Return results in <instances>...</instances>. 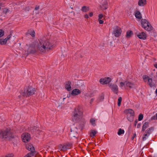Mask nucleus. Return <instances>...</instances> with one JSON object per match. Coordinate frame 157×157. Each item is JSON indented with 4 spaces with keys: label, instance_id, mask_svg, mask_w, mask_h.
I'll return each instance as SVG.
<instances>
[{
    "label": "nucleus",
    "instance_id": "f257e3e1",
    "mask_svg": "<svg viewBox=\"0 0 157 157\" xmlns=\"http://www.w3.org/2000/svg\"><path fill=\"white\" fill-rule=\"evenodd\" d=\"M0 140L2 141L6 140L12 141L14 146L16 145L19 141L18 137L13 133L9 127L0 130Z\"/></svg>",
    "mask_w": 157,
    "mask_h": 157
},
{
    "label": "nucleus",
    "instance_id": "6ab92c4d",
    "mask_svg": "<svg viewBox=\"0 0 157 157\" xmlns=\"http://www.w3.org/2000/svg\"><path fill=\"white\" fill-rule=\"evenodd\" d=\"M135 14V16L136 18L139 19H140L142 18L141 14L139 11H136Z\"/></svg>",
    "mask_w": 157,
    "mask_h": 157
},
{
    "label": "nucleus",
    "instance_id": "423d86ee",
    "mask_svg": "<svg viewBox=\"0 0 157 157\" xmlns=\"http://www.w3.org/2000/svg\"><path fill=\"white\" fill-rule=\"evenodd\" d=\"M28 54H35L37 52V50L35 47V45L34 44H31L27 50Z\"/></svg>",
    "mask_w": 157,
    "mask_h": 157
},
{
    "label": "nucleus",
    "instance_id": "473e14b6",
    "mask_svg": "<svg viewBox=\"0 0 157 157\" xmlns=\"http://www.w3.org/2000/svg\"><path fill=\"white\" fill-rule=\"evenodd\" d=\"M122 101V98L121 97L119 98L118 100L117 105L118 106H120L121 104V103Z\"/></svg>",
    "mask_w": 157,
    "mask_h": 157
},
{
    "label": "nucleus",
    "instance_id": "0eeeda50",
    "mask_svg": "<svg viewBox=\"0 0 157 157\" xmlns=\"http://www.w3.org/2000/svg\"><path fill=\"white\" fill-rule=\"evenodd\" d=\"M121 28L118 26L115 27L114 29L113 33L115 36L116 37L119 36L121 33Z\"/></svg>",
    "mask_w": 157,
    "mask_h": 157
},
{
    "label": "nucleus",
    "instance_id": "39448f33",
    "mask_svg": "<svg viewBox=\"0 0 157 157\" xmlns=\"http://www.w3.org/2000/svg\"><path fill=\"white\" fill-rule=\"evenodd\" d=\"M141 24L142 27L147 31H149L152 30V27L146 19H142L141 21Z\"/></svg>",
    "mask_w": 157,
    "mask_h": 157
},
{
    "label": "nucleus",
    "instance_id": "5fc2aeb1",
    "mask_svg": "<svg viewBox=\"0 0 157 157\" xmlns=\"http://www.w3.org/2000/svg\"><path fill=\"white\" fill-rule=\"evenodd\" d=\"M141 123H139L137 124V128H140V127L141 126Z\"/></svg>",
    "mask_w": 157,
    "mask_h": 157
},
{
    "label": "nucleus",
    "instance_id": "6e6552de",
    "mask_svg": "<svg viewBox=\"0 0 157 157\" xmlns=\"http://www.w3.org/2000/svg\"><path fill=\"white\" fill-rule=\"evenodd\" d=\"M109 87L115 94H117L118 88L117 85L115 84H113L112 83H111L109 84Z\"/></svg>",
    "mask_w": 157,
    "mask_h": 157
},
{
    "label": "nucleus",
    "instance_id": "13d9d810",
    "mask_svg": "<svg viewBox=\"0 0 157 157\" xmlns=\"http://www.w3.org/2000/svg\"><path fill=\"white\" fill-rule=\"evenodd\" d=\"M94 98H92L91 100H90V104H91L94 101Z\"/></svg>",
    "mask_w": 157,
    "mask_h": 157
},
{
    "label": "nucleus",
    "instance_id": "7c9ffc66",
    "mask_svg": "<svg viewBox=\"0 0 157 157\" xmlns=\"http://www.w3.org/2000/svg\"><path fill=\"white\" fill-rule=\"evenodd\" d=\"M124 130L121 128H120L117 132V134L119 135H121L122 134H124Z\"/></svg>",
    "mask_w": 157,
    "mask_h": 157
},
{
    "label": "nucleus",
    "instance_id": "c03bdc74",
    "mask_svg": "<svg viewBox=\"0 0 157 157\" xmlns=\"http://www.w3.org/2000/svg\"><path fill=\"white\" fill-rule=\"evenodd\" d=\"M156 113L155 115H154L151 118V120H155L156 119Z\"/></svg>",
    "mask_w": 157,
    "mask_h": 157
},
{
    "label": "nucleus",
    "instance_id": "1a4fd4ad",
    "mask_svg": "<svg viewBox=\"0 0 157 157\" xmlns=\"http://www.w3.org/2000/svg\"><path fill=\"white\" fill-rule=\"evenodd\" d=\"M22 136L23 137L22 140L24 142H28L30 139V135L28 133L23 134Z\"/></svg>",
    "mask_w": 157,
    "mask_h": 157
},
{
    "label": "nucleus",
    "instance_id": "79ce46f5",
    "mask_svg": "<svg viewBox=\"0 0 157 157\" xmlns=\"http://www.w3.org/2000/svg\"><path fill=\"white\" fill-rule=\"evenodd\" d=\"M5 6V4L3 2H0V7H3Z\"/></svg>",
    "mask_w": 157,
    "mask_h": 157
},
{
    "label": "nucleus",
    "instance_id": "3c124183",
    "mask_svg": "<svg viewBox=\"0 0 157 157\" xmlns=\"http://www.w3.org/2000/svg\"><path fill=\"white\" fill-rule=\"evenodd\" d=\"M39 132H36V133L35 134V135L36 134V135L37 134H42V132H41V131H40V130H39Z\"/></svg>",
    "mask_w": 157,
    "mask_h": 157
},
{
    "label": "nucleus",
    "instance_id": "dca6fc26",
    "mask_svg": "<svg viewBox=\"0 0 157 157\" xmlns=\"http://www.w3.org/2000/svg\"><path fill=\"white\" fill-rule=\"evenodd\" d=\"M65 88L68 91H70L71 89V82L69 81L66 82Z\"/></svg>",
    "mask_w": 157,
    "mask_h": 157
},
{
    "label": "nucleus",
    "instance_id": "680f3d73",
    "mask_svg": "<svg viewBox=\"0 0 157 157\" xmlns=\"http://www.w3.org/2000/svg\"><path fill=\"white\" fill-rule=\"evenodd\" d=\"M61 145H62V144H60L59 145V147L60 148H63L61 146Z\"/></svg>",
    "mask_w": 157,
    "mask_h": 157
},
{
    "label": "nucleus",
    "instance_id": "ea45409f",
    "mask_svg": "<svg viewBox=\"0 0 157 157\" xmlns=\"http://www.w3.org/2000/svg\"><path fill=\"white\" fill-rule=\"evenodd\" d=\"M10 35H8L7 37L5 38L4 39L7 42V41L10 38Z\"/></svg>",
    "mask_w": 157,
    "mask_h": 157
},
{
    "label": "nucleus",
    "instance_id": "bb28decb",
    "mask_svg": "<svg viewBox=\"0 0 157 157\" xmlns=\"http://www.w3.org/2000/svg\"><path fill=\"white\" fill-rule=\"evenodd\" d=\"M134 116L128 115L127 116V118L129 121L131 122H132L133 121Z\"/></svg>",
    "mask_w": 157,
    "mask_h": 157
},
{
    "label": "nucleus",
    "instance_id": "c85d7f7f",
    "mask_svg": "<svg viewBox=\"0 0 157 157\" xmlns=\"http://www.w3.org/2000/svg\"><path fill=\"white\" fill-rule=\"evenodd\" d=\"M107 4L108 3L106 1H105L102 4V6L103 7H104V10H106L107 8Z\"/></svg>",
    "mask_w": 157,
    "mask_h": 157
},
{
    "label": "nucleus",
    "instance_id": "7ed1b4c3",
    "mask_svg": "<svg viewBox=\"0 0 157 157\" xmlns=\"http://www.w3.org/2000/svg\"><path fill=\"white\" fill-rule=\"evenodd\" d=\"M40 44H39L37 48L38 49L40 52H44L46 50L48 51L53 46V44L50 42L49 40H46L44 42L43 44L40 42Z\"/></svg>",
    "mask_w": 157,
    "mask_h": 157
},
{
    "label": "nucleus",
    "instance_id": "c756f323",
    "mask_svg": "<svg viewBox=\"0 0 157 157\" xmlns=\"http://www.w3.org/2000/svg\"><path fill=\"white\" fill-rule=\"evenodd\" d=\"M6 41L4 39L1 38L0 39V44L1 45H5L6 44Z\"/></svg>",
    "mask_w": 157,
    "mask_h": 157
},
{
    "label": "nucleus",
    "instance_id": "58836bf2",
    "mask_svg": "<svg viewBox=\"0 0 157 157\" xmlns=\"http://www.w3.org/2000/svg\"><path fill=\"white\" fill-rule=\"evenodd\" d=\"M13 154H8L5 156H3L2 157H13Z\"/></svg>",
    "mask_w": 157,
    "mask_h": 157
},
{
    "label": "nucleus",
    "instance_id": "9b49d317",
    "mask_svg": "<svg viewBox=\"0 0 157 157\" xmlns=\"http://www.w3.org/2000/svg\"><path fill=\"white\" fill-rule=\"evenodd\" d=\"M136 35L139 39L143 40H145L147 37V35L144 32L139 33L137 32L136 33Z\"/></svg>",
    "mask_w": 157,
    "mask_h": 157
},
{
    "label": "nucleus",
    "instance_id": "e433bc0d",
    "mask_svg": "<svg viewBox=\"0 0 157 157\" xmlns=\"http://www.w3.org/2000/svg\"><path fill=\"white\" fill-rule=\"evenodd\" d=\"M95 120L93 118L91 119L90 120V122L93 125H95L96 124L95 123Z\"/></svg>",
    "mask_w": 157,
    "mask_h": 157
},
{
    "label": "nucleus",
    "instance_id": "f3484780",
    "mask_svg": "<svg viewBox=\"0 0 157 157\" xmlns=\"http://www.w3.org/2000/svg\"><path fill=\"white\" fill-rule=\"evenodd\" d=\"M125 83L126 86L129 87L130 88H133L134 86V84L131 82L128 81H125Z\"/></svg>",
    "mask_w": 157,
    "mask_h": 157
},
{
    "label": "nucleus",
    "instance_id": "a19ab883",
    "mask_svg": "<svg viewBox=\"0 0 157 157\" xmlns=\"http://www.w3.org/2000/svg\"><path fill=\"white\" fill-rule=\"evenodd\" d=\"M125 82H121L120 83V87H123L125 85Z\"/></svg>",
    "mask_w": 157,
    "mask_h": 157
},
{
    "label": "nucleus",
    "instance_id": "ddd939ff",
    "mask_svg": "<svg viewBox=\"0 0 157 157\" xmlns=\"http://www.w3.org/2000/svg\"><path fill=\"white\" fill-rule=\"evenodd\" d=\"M61 146L64 150H67L71 147L72 144L71 143L67 142L64 143L63 145H61Z\"/></svg>",
    "mask_w": 157,
    "mask_h": 157
},
{
    "label": "nucleus",
    "instance_id": "6e6d98bb",
    "mask_svg": "<svg viewBox=\"0 0 157 157\" xmlns=\"http://www.w3.org/2000/svg\"><path fill=\"white\" fill-rule=\"evenodd\" d=\"M146 139V137L143 136V138H142V140L143 141L145 140Z\"/></svg>",
    "mask_w": 157,
    "mask_h": 157
},
{
    "label": "nucleus",
    "instance_id": "f704fd0d",
    "mask_svg": "<svg viewBox=\"0 0 157 157\" xmlns=\"http://www.w3.org/2000/svg\"><path fill=\"white\" fill-rule=\"evenodd\" d=\"M148 82H149V85L150 86H152V84H151V83L152 82V79L151 78H148Z\"/></svg>",
    "mask_w": 157,
    "mask_h": 157
},
{
    "label": "nucleus",
    "instance_id": "72a5a7b5",
    "mask_svg": "<svg viewBox=\"0 0 157 157\" xmlns=\"http://www.w3.org/2000/svg\"><path fill=\"white\" fill-rule=\"evenodd\" d=\"M143 118V116L142 113H140L139 116L138 120L139 121H141Z\"/></svg>",
    "mask_w": 157,
    "mask_h": 157
},
{
    "label": "nucleus",
    "instance_id": "4468645a",
    "mask_svg": "<svg viewBox=\"0 0 157 157\" xmlns=\"http://www.w3.org/2000/svg\"><path fill=\"white\" fill-rule=\"evenodd\" d=\"M124 112L128 115L130 114V115L134 116L135 115V113L134 111L132 109H125L124 111Z\"/></svg>",
    "mask_w": 157,
    "mask_h": 157
},
{
    "label": "nucleus",
    "instance_id": "20e7f679",
    "mask_svg": "<svg viewBox=\"0 0 157 157\" xmlns=\"http://www.w3.org/2000/svg\"><path fill=\"white\" fill-rule=\"evenodd\" d=\"M36 90L35 88L31 86L26 87L24 91L21 90V94L23 96L29 97L34 94Z\"/></svg>",
    "mask_w": 157,
    "mask_h": 157
},
{
    "label": "nucleus",
    "instance_id": "8fccbe9b",
    "mask_svg": "<svg viewBox=\"0 0 157 157\" xmlns=\"http://www.w3.org/2000/svg\"><path fill=\"white\" fill-rule=\"evenodd\" d=\"M39 8H40V6H36V7H35V10H37L39 9Z\"/></svg>",
    "mask_w": 157,
    "mask_h": 157
},
{
    "label": "nucleus",
    "instance_id": "bf43d9fd",
    "mask_svg": "<svg viewBox=\"0 0 157 157\" xmlns=\"http://www.w3.org/2000/svg\"><path fill=\"white\" fill-rule=\"evenodd\" d=\"M154 66L156 68H157V63L155 64Z\"/></svg>",
    "mask_w": 157,
    "mask_h": 157
},
{
    "label": "nucleus",
    "instance_id": "e2e57ef3",
    "mask_svg": "<svg viewBox=\"0 0 157 157\" xmlns=\"http://www.w3.org/2000/svg\"><path fill=\"white\" fill-rule=\"evenodd\" d=\"M155 92L156 94H157V88L156 89Z\"/></svg>",
    "mask_w": 157,
    "mask_h": 157
},
{
    "label": "nucleus",
    "instance_id": "f03ea898",
    "mask_svg": "<svg viewBox=\"0 0 157 157\" xmlns=\"http://www.w3.org/2000/svg\"><path fill=\"white\" fill-rule=\"evenodd\" d=\"M83 111L82 108L78 106L74 109L72 113V121L75 122L79 121L83 115Z\"/></svg>",
    "mask_w": 157,
    "mask_h": 157
},
{
    "label": "nucleus",
    "instance_id": "cd10ccee",
    "mask_svg": "<svg viewBox=\"0 0 157 157\" xmlns=\"http://www.w3.org/2000/svg\"><path fill=\"white\" fill-rule=\"evenodd\" d=\"M77 85L79 86H83L84 84L83 83V82L82 81V80H78L77 81Z\"/></svg>",
    "mask_w": 157,
    "mask_h": 157
},
{
    "label": "nucleus",
    "instance_id": "a18cd8bd",
    "mask_svg": "<svg viewBox=\"0 0 157 157\" xmlns=\"http://www.w3.org/2000/svg\"><path fill=\"white\" fill-rule=\"evenodd\" d=\"M98 20L99 22V23L100 24H103V21L102 20L100 19H98Z\"/></svg>",
    "mask_w": 157,
    "mask_h": 157
},
{
    "label": "nucleus",
    "instance_id": "09e8293b",
    "mask_svg": "<svg viewBox=\"0 0 157 157\" xmlns=\"http://www.w3.org/2000/svg\"><path fill=\"white\" fill-rule=\"evenodd\" d=\"M102 17H103V15H102V14H100L98 15L99 18L98 19H101L102 18Z\"/></svg>",
    "mask_w": 157,
    "mask_h": 157
},
{
    "label": "nucleus",
    "instance_id": "4be33fe9",
    "mask_svg": "<svg viewBox=\"0 0 157 157\" xmlns=\"http://www.w3.org/2000/svg\"><path fill=\"white\" fill-rule=\"evenodd\" d=\"M149 123L145 122L143 125L142 131L144 132L145 129L149 127Z\"/></svg>",
    "mask_w": 157,
    "mask_h": 157
},
{
    "label": "nucleus",
    "instance_id": "c9c22d12",
    "mask_svg": "<svg viewBox=\"0 0 157 157\" xmlns=\"http://www.w3.org/2000/svg\"><path fill=\"white\" fill-rule=\"evenodd\" d=\"M4 35V31L2 29H0V37H1Z\"/></svg>",
    "mask_w": 157,
    "mask_h": 157
},
{
    "label": "nucleus",
    "instance_id": "393cba45",
    "mask_svg": "<svg viewBox=\"0 0 157 157\" xmlns=\"http://www.w3.org/2000/svg\"><path fill=\"white\" fill-rule=\"evenodd\" d=\"M30 152L28 153L27 155L25 156L24 157H31L34 155V151H30Z\"/></svg>",
    "mask_w": 157,
    "mask_h": 157
},
{
    "label": "nucleus",
    "instance_id": "a211bd4d",
    "mask_svg": "<svg viewBox=\"0 0 157 157\" xmlns=\"http://www.w3.org/2000/svg\"><path fill=\"white\" fill-rule=\"evenodd\" d=\"M26 148L29 151H34V148L32 144H28L26 145Z\"/></svg>",
    "mask_w": 157,
    "mask_h": 157
},
{
    "label": "nucleus",
    "instance_id": "4d7b16f0",
    "mask_svg": "<svg viewBox=\"0 0 157 157\" xmlns=\"http://www.w3.org/2000/svg\"><path fill=\"white\" fill-rule=\"evenodd\" d=\"M89 15L90 16V17L92 16L93 15V12H91L89 14Z\"/></svg>",
    "mask_w": 157,
    "mask_h": 157
},
{
    "label": "nucleus",
    "instance_id": "69168bd1",
    "mask_svg": "<svg viewBox=\"0 0 157 157\" xmlns=\"http://www.w3.org/2000/svg\"><path fill=\"white\" fill-rule=\"evenodd\" d=\"M39 13L38 11V12L36 13Z\"/></svg>",
    "mask_w": 157,
    "mask_h": 157
},
{
    "label": "nucleus",
    "instance_id": "37998d69",
    "mask_svg": "<svg viewBox=\"0 0 157 157\" xmlns=\"http://www.w3.org/2000/svg\"><path fill=\"white\" fill-rule=\"evenodd\" d=\"M35 32L34 31H33L30 34V35L32 37H34L35 36Z\"/></svg>",
    "mask_w": 157,
    "mask_h": 157
},
{
    "label": "nucleus",
    "instance_id": "4c0bfd02",
    "mask_svg": "<svg viewBox=\"0 0 157 157\" xmlns=\"http://www.w3.org/2000/svg\"><path fill=\"white\" fill-rule=\"evenodd\" d=\"M9 11L8 9H7L6 8H5L4 9L3 11V13H5V14H6L7 12Z\"/></svg>",
    "mask_w": 157,
    "mask_h": 157
},
{
    "label": "nucleus",
    "instance_id": "aec40b11",
    "mask_svg": "<svg viewBox=\"0 0 157 157\" xmlns=\"http://www.w3.org/2000/svg\"><path fill=\"white\" fill-rule=\"evenodd\" d=\"M146 0H139L138 5L140 6H143L146 4Z\"/></svg>",
    "mask_w": 157,
    "mask_h": 157
},
{
    "label": "nucleus",
    "instance_id": "412c9836",
    "mask_svg": "<svg viewBox=\"0 0 157 157\" xmlns=\"http://www.w3.org/2000/svg\"><path fill=\"white\" fill-rule=\"evenodd\" d=\"M133 35V33L132 31L130 30L127 32L126 34V37L127 38H129L131 37Z\"/></svg>",
    "mask_w": 157,
    "mask_h": 157
},
{
    "label": "nucleus",
    "instance_id": "f8f14e48",
    "mask_svg": "<svg viewBox=\"0 0 157 157\" xmlns=\"http://www.w3.org/2000/svg\"><path fill=\"white\" fill-rule=\"evenodd\" d=\"M111 81V79L109 77H107L105 78H101L100 80V83L102 84H106L109 83Z\"/></svg>",
    "mask_w": 157,
    "mask_h": 157
},
{
    "label": "nucleus",
    "instance_id": "2eb2a0df",
    "mask_svg": "<svg viewBox=\"0 0 157 157\" xmlns=\"http://www.w3.org/2000/svg\"><path fill=\"white\" fill-rule=\"evenodd\" d=\"M81 91L80 90L78 89H75L72 90L71 92V94L74 96L80 94Z\"/></svg>",
    "mask_w": 157,
    "mask_h": 157
},
{
    "label": "nucleus",
    "instance_id": "0e129e2a",
    "mask_svg": "<svg viewBox=\"0 0 157 157\" xmlns=\"http://www.w3.org/2000/svg\"><path fill=\"white\" fill-rule=\"evenodd\" d=\"M156 120H157V113H156Z\"/></svg>",
    "mask_w": 157,
    "mask_h": 157
},
{
    "label": "nucleus",
    "instance_id": "338daca9",
    "mask_svg": "<svg viewBox=\"0 0 157 157\" xmlns=\"http://www.w3.org/2000/svg\"><path fill=\"white\" fill-rule=\"evenodd\" d=\"M65 98H63V100H64Z\"/></svg>",
    "mask_w": 157,
    "mask_h": 157
},
{
    "label": "nucleus",
    "instance_id": "052dcab7",
    "mask_svg": "<svg viewBox=\"0 0 157 157\" xmlns=\"http://www.w3.org/2000/svg\"><path fill=\"white\" fill-rule=\"evenodd\" d=\"M143 136H145V137H146V136H148V135H147V133H146V134H144V135Z\"/></svg>",
    "mask_w": 157,
    "mask_h": 157
},
{
    "label": "nucleus",
    "instance_id": "603ef678",
    "mask_svg": "<svg viewBox=\"0 0 157 157\" xmlns=\"http://www.w3.org/2000/svg\"><path fill=\"white\" fill-rule=\"evenodd\" d=\"M138 122V121L137 119H136L135 121L134 122V126H136V125Z\"/></svg>",
    "mask_w": 157,
    "mask_h": 157
},
{
    "label": "nucleus",
    "instance_id": "a878e982",
    "mask_svg": "<svg viewBox=\"0 0 157 157\" xmlns=\"http://www.w3.org/2000/svg\"><path fill=\"white\" fill-rule=\"evenodd\" d=\"M81 10L83 12H86L89 10V7L84 6L82 7Z\"/></svg>",
    "mask_w": 157,
    "mask_h": 157
},
{
    "label": "nucleus",
    "instance_id": "9d476101",
    "mask_svg": "<svg viewBox=\"0 0 157 157\" xmlns=\"http://www.w3.org/2000/svg\"><path fill=\"white\" fill-rule=\"evenodd\" d=\"M29 132L32 134H34L35 135L36 132H39V129L37 127L35 126L30 127L29 128Z\"/></svg>",
    "mask_w": 157,
    "mask_h": 157
},
{
    "label": "nucleus",
    "instance_id": "b1692460",
    "mask_svg": "<svg viewBox=\"0 0 157 157\" xmlns=\"http://www.w3.org/2000/svg\"><path fill=\"white\" fill-rule=\"evenodd\" d=\"M154 128L153 127H151L147 129L146 131V133H148L150 134L151 132L154 130Z\"/></svg>",
    "mask_w": 157,
    "mask_h": 157
},
{
    "label": "nucleus",
    "instance_id": "de8ad7c7",
    "mask_svg": "<svg viewBox=\"0 0 157 157\" xmlns=\"http://www.w3.org/2000/svg\"><path fill=\"white\" fill-rule=\"evenodd\" d=\"M149 78V77L146 75H144L143 77V78L144 79H148Z\"/></svg>",
    "mask_w": 157,
    "mask_h": 157
},
{
    "label": "nucleus",
    "instance_id": "2f4dec72",
    "mask_svg": "<svg viewBox=\"0 0 157 157\" xmlns=\"http://www.w3.org/2000/svg\"><path fill=\"white\" fill-rule=\"evenodd\" d=\"M104 95L103 94H101L98 99V101L99 102L102 101L104 99Z\"/></svg>",
    "mask_w": 157,
    "mask_h": 157
},
{
    "label": "nucleus",
    "instance_id": "49530a36",
    "mask_svg": "<svg viewBox=\"0 0 157 157\" xmlns=\"http://www.w3.org/2000/svg\"><path fill=\"white\" fill-rule=\"evenodd\" d=\"M136 136V134L134 133L133 134L132 136V137L131 139L132 140H133L135 137Z\"/></svg>",
    "mask_w": 157,
    "mask_h": 157
},
{
    "label": "nucleus",
    "instance_id": "5701e85b",
    "mask_svg": "<svg viewBox=\"0 0 157 157\" xmlns=\"http://www.w3.org/2000/svg\"><path fill=\"white\" fill-rule=\"evenodd\" d=\"M98 133L97 131L95 130H92L90 131V136L91 137H93Z\"/></svg>",
    "mask_w": 157,
    "mask_h": 157
},
{
    "label": "nucleus",
    "instance_id": "864d4df0",
    "mask_svg": "<svg viewBox=\"0 0 157 157\" xmlns=\"http://www.w3.org/2000/svg\"><path fill=\"white\" fill-rule=\"evenodd\" d=\"M84 17L86 18H89V16L87 14H85L84 15Z\"/></svg>",
    "mask_w": 157,
    "mask_h": 157
},
{
    "label": "nucleus",
    "instance_id": "774afa93",
    "mask_svg": "<svg viewBox=\"0 0 157 157\" xmlns=\"http://www.w3.org/2000/svg\"><path fill=\"white\" fill-rule=\"evenodd\" d=\"M130 134V132H129L128 134L129 135Z\"/></svg>",
    "mask_w": 157,
    "mask_h": 157
}]
</instances>
